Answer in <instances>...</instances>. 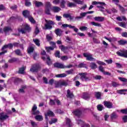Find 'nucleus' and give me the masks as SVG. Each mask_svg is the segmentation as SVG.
Returning <instances> with one entry per match:
<instances>
[{
    "mask_svg": "<svg viewBox=\"0 0 127 127\" xmlns=\"http://www.w3.org/2000/svg\"><path fill=\"white\" fill-rule=\"evenodd\" d=\"M36 110H37V106L36 105V104H34L31 110L32 115L36 116L35 117V119L36 120V121H38V122L43 121V117H42V115H39L40 114V112Z\"/></svg>",
    "mask_w": 127,
    "mask_h": 127,
    "instance_id": "1",
    "label": "nucleus"
},
{
    "mask_svg": "<svg viewBox=\"0 0 127 127\" xmlns=\"http://www.w3.org/2000/svg\"><path fill=\"white\" fill-rule=\"evenodd\" d=\"M41 54L42 55V59L44 61H46L49 66L52 64V61H51V59H50V57L46 55V52H45V51H42Z\"/></svg>",
    "mask_w": 127,
    "mask_h": 127,
    "instance_id": "2",
    "label": "nucleus"
},
{
    "mask_svg": "<svg viewBox=\"0 0 127 127\" xmlns=\"http://www.w3.org/2000/svg\"><path fill=\"white\" fill-rule=\"evenodd\" d=\"M22 14L24 17L28 18L29 21H30L31 23H35V20L33 19V17L30 15V12L29 11L25 10L23 11Z\"/></svg>",
    "mask_w": 127,
    "mask_h": 127,
    "instance_id": "3",
    "label": "nucleus"
},
{
    "mask_svg": "<svg viewBox=\"0 0 127 127\" xmlns=\"http://www.w3.org/2000/svg\"><path fill=\"white\" fill-rule=\"evenodd\" d=\"M24 28L21 29H18V32L21 33L22 34H25L26 33H29L31 31V28L27 24H25L24 25Z\"/></svg>",
    "mask_w": 127,
    "mask_h": 127,
    "instance_id": "4",
    "label": "nucleus"
},
{
    "mask_svg": "<svg viewBox=\"0 0 127 127\" xmlns=\"http://www.w3.org/2000/svg\"><path fill=\"white\" fill-rule=\"evenodd\" d=\"M94 13V11H89L87 12H81L79 16L75 17V20H79V19H83L87 15V14H91Z\"/></svg>",
    "mask_w": 127,
    "mask_h": 127,
    "instance_id": "5",
    "label": "nucleus"
},
{
    "mask_svg": "<svg viewBox=\"0 0 127 127\" xmlns=\"http://www.w3.org/2000/svg\"><path fill=\"white\" fill-rule=\"evenodd\" d=\"M56 88H59V87H63V86H68V82L65 80H59L55 82Z\"/></svg>",
    "mask_w": 127,
    "mask_h": 127,
    "instance_id": "6",
    "label": "nucleus"
},
{
    "mask_svg": "<svg viewBox=\"0 0 127 127\" xmlns=\"http://www.w3.org/2000/svg\"><path fill=\"white\" fill-rule=\"evenodd\" d=\"M46 24H45V29H51L52 28V25H54L55 23L54 22L51 20H45Z\"/></svg>",
    "mask_w": 127,
    "mask_h": 127,
    "instance_id": "7",
    "label": "nucleus"
},
{
    "mask_svg": "<svg viewBox=\"0 0 127 127\" xmlns=\"http://www.w3.org/2000/svg\"><path fill=\"white\" fill-rule=\"evenodd\" d=\"M54 67L59 68L60 69H64L65 68H71V67H72V65H69L66 66L63 64L55 63L54 64Z\"/></svg>",
    "mask_w": 127,
    "mask_h": 127,
    "instance_id": "8",
    "label": "nucleus"
},
{
    "mask_svg": "<svg viewBox=\"0 0 127 127\" xmlns=\"http://www.w3.org/2000/svg\"><path fill=\"white\" fill-rule=\"evenodd\" d=\"M27 50L28 53H29L31 57H33L34 59H35V58L37 56V54L33 53V50H34L33 47H30L28 48Z\"/></svg>",
    "mask_w": 127,
    "mask_h": 127,
    "instance_id": "9",
    "label": "nucleus"
},
{
    "mask_svg": "<svg viewBox=\"0 0 127 127\" xmlns=\"http://www.w3.org/2000/svg\"><path fill=\"white\" fill-rule=\"evenodd\" d=\"M40 69V65L38 64H34L32 67L30 68V71L34 73V72H38Z\"/></svg>",
    "mask_w": 127,
    "mask_h": 127,
    "instance_id": "10",
    "label": "nucleus"
},
{
    "mask_svg": "<svg viewBox=\"0 0 127 127\" xmlns=\"http://www.w3.org/2000/svg\"><path fill=\"white\" fill-rule=\"evenodd\" d=\"M117 55L121 57H124V58H127V50H124L123 51H120L117 52Z\"/></svg>",
    "mask_w": 127,
    "mask_h": 127,
    "instance_id": "11",
    "label": "nucleus"
},
{
    "mask_svg": "<svg viewBox=\"0 0 127 127\" xmlns=\"http://www.w3.org/2000/svg\"><path fill=\"white\" fill-rule=\"evenodd\" d=\"M8 118H9V116L7 114L3 112L0 113V121H1V122H3L5 121V120H7Z\"/></svg>",
    "mask_w": 127,
    "mask_h": 127,
    "instance_id": "12",
    "label": "nucleus"
},
{
    "mask_svg": "<svg viewBox=\"0 0 127 127\" xmlns=\"http://www.w3.org/2000/svg\"><path fill=\"white\" fill-rule=\"evenodd\" d=\"M62 27H64V28H66V27H69V28H71L72 29H73L75 32H78V31L79 30V29L76 28L74 26H72V25H69L67 24H63L62 26Z\"/></svg>",
    "mask_w": 127,
    "mask_h": 127,
    "instance_id": "13",
    "label": "nucleus"
},
{
    "mask_svg": "<svg viewBox=\"0 0 127 127\" xmlns=\"http://www.w3.org/2000/svg\"><path fill=\"white\" fill-rule=\"evenodd\" d=\"M50 45L53 46V47H46V50L47 52H50L51 50H54V48L56 47V44L54 42H50Z\"/></svg>",
    "mask_w": 127,
    "mask_h": 127,
    "instance_id": "14",
    "label": "nucleus"
},
{
    "mask_svg": "<svg viewBox=\"0 0 127 127\" xmlns=\"http://www.w3.org/2000/svg\"><path fill=\"white\" fill-rule=\"evenodd\" d=\"M92 4L95 5V4H99L100 5H97V7L99 8H104V7L102 5H106V3L104 2H98V1H93Z\"/></svg>",
    "mask_w": 127,
    "mask_h": 127,
    "instance_id": "15",
    "label": "nucleus"
},
{
    "mask_svg": "<svg viewBox=\"0 0 127 127\" xmlns=\"http://www.w3.org/2000/svg\"><path fill=\"white\" fill-rule=\"evenodd\" d=\"M79 75L81 76L80 77V80H82V81H90V80H91V79H90V78L87 77V76L86 75V73H79Z\"/></svg>",
    "mask_w": 127,
    "mask_h": 127,
    "instance_id": "16",
    "label": "nucleus"
},
{
    "mask_svg": "<svg viewBox=\"0 0 127 127\" xmlns=\"http://www.w3.org/2000/svg\"><path fill=\"white\" fill-rule=\"evenodd\" d=\"M83 56L86 58V60L88 61H94L95 59L92 57V55H90L87 53H84Z\"/></svg>",
    "mask_w": 127,
    "mask_h": 127,
    "instance_id": "17",
    "label": "nucleus"
},
{
    "mask_svg": "<svg viewBox=\"0 0 127 127\" xmlns=\"http://www.w3.org/2000/svg\"><path fill=\"white\" fill-rule=\"evenodd\" d=\"M13 47V44L10 43L8 44L7 45H5L4 46L2 47L1 50L2 51H3V52H4V51H6V48H9V49H12V48Z\"/></svg>",
    "mask_w": 127,
    "mask_h": 127,
    "instance_id": "18",
    "label": "nucleus"
},
{
    "mask_svg": "<svg viewBox=\"0 0 127 127\" xmlns=\"http://www.w3.org/2000/svg\"><path fill=\"white\" fill-rule=\"evenodd\" d=\"M103 104L105 107H106L108 109H113V103L110 101H104Z\"/></svg>",
    "mask_w": 127,
    "mask_h": 127,
    "instance_id": "19",
    "label": "nucleus"
},
{
    "mask_svg": "<svg viewBox=\"0 0 127 127\" xmlns=\"http://www.w3.org/2000/svg\"><path fill=\"white\" fill-rule=\"evenodd\" d=\"M45 116L46 120L48 121V117H53L54 116V113L52 111H49L45 114Z\"/></svg>",
    "mask_w": 127,
    "mask_h": 127,
    "instance_id": "20",
    "label": "nucleus"
},
{
    "mask_svg": "<svg viewBox=\"0 0 127 127\" xmlns=\"http://www.w3.org/2000/svg\"><path fill=\"white\" fill-rule=\"evenodd\" d=\"M33 3L35 4V6H36L37 7H40V6H43V3H42V2L36 0H34L33 1Z\"/></svg>",
    "mask_w": 127,
    "mask_h": 127,
    "instance_id": "21",
    "label": "nucleus"
},
{
    "mask_svg": "<svg viewBox=\"0 0 127 127\" xmlns=\"http://www.w3.org/2000/svg\"><path fill=\"white\" fill-rule=\"evenodd\" d=\"M95 21H98L99 22H102L105 20V17L101 16H96L94 18Z\"/></svg>",
    "mask_w": 127,
    "mask_h": 127,
    "instance_id": "22",
    "label": "nucleus"
},
{
    "mask_svg": "<svg viewBox=\"0 0 127 127\" xmlns=\"http://www.w3.org/2000/svg\"><path fill=\"white\" fill-rule=\"evenodd\" d=\"M55 33H56V35L58 36H61L62 35V33H63V31L61 29H56L55 31Z\"/></svg>",
    "mask_w": 127,
    "mask_h": 127,
    "instance_id": "23",
    "label": "nucleus"
},
{
    "mask_svg": "<svg viewBox=\"0 0 127 127\" xmlns=\"http://www.w3.org/2000/svg\"><path fill=\"white\" fill-rule=\"evenodd\" d=\"M90 94H89V93H83L82 94V95L81 96V98L82 99H84V100H89V99H90Z\"/></svg>",
    "mask_w": 127,
    "mask_h": 127,
    "instance_id": "24",
    "label": "nucleus"
},
{
    "mask_svg": "<svg viewBox=\"0 0 127 127\" xmlns=\"http://www.w3.org/2000/svg\"><path fill=\"white\" fill-rule=\"evenodd\" d=\"M72 114L73 115H75V116H76V117H79L81 114H82V111L80 109H77L75 111H73L72 112Z\"/></svg>",
    "mask_w": 127,
    "mask_h": 127,
    "instance_id": "25",
    "label": "nucleus"
},
{
    "mask_svg": "<svg viewBox=\"0 0 127 127\" xmlns=\"http://www.w3.org/2000/svg\"><path fill=\"white\" fill-rule=\"evenodd\" d=\"M66 120V124L68 126V127H73V124L71 122V120L68 118H65Z\"/></svg>",
    "mask_w": 127,
    "mask_h": 127,
    "instance_id": "26",
    "label": "nucleus"
},
{
    "mask_svg": "<svg viewBox=\"0 0 127 127\" xmlns=\"http://www.w3.org/2000/svg\"><path fill=\"white\" fill-rule=\"evenodd\" d=\"M67 98H70V99L74 97V95H73V92H71L70 90L68 89L67 90V94H66Z\"/></svg>",
    "mask_w": 127,
    "mask_h": 127,
    "instance_id": "27",
    "label": "nucleus"
},
{
    "mask_svg": "<svg viewBox=\"0 0 127 127\" xmlns=\"http://www.w3.org/2000/svg\"><path fill=\"white\" fill-rule=\"evenodd\" d=\"M52 10L54 11V12H59V11L61 10V8L58 6H53L52 8Z\"/></svg>",
    "mask_w": 127,
    "mask_h": 127,
    "instance_id": "28",
    "label": "nucleus"
},
{
    "mask_svg": "<svg viewBox=\"0 0 127 127\" xmlns=\"http://www.w3.org/2000/svg\"><path fill=\"white\" fill-rule=\"evenodd\" d=\"M118 114H117V113L113 112L110 116V118L111 119V120H116V119H118Z\"/></svg>",
    "mask_w": 127,
    "mask_h": 127,
    "instance_id": "29",
    "label": "nucleus"
},
{
    "mask_svg": "<svg viewBox=\"0 0 127 127\" xmlns=\"http://www.w3.org/2000/svg\"><path fill=\"white\" fill-rule=\"evenodd\" d=\"M106 12L107 13L111 14L113 13L118 12V10L116 9L115 8H112L111 10H106Z\"/></svg>",
    "mask_w": 127,
    "mask_h": 127,
    "instance_id": "30",
    "label": "nucleus"
},
{
    "mask_svg": "<svg viewBox=\"0 0 127 127\" xmlns=\"http://www.w3.org/2000/svg\"><path fill=\"white\" fill-rule=\"evenodd\" d=\"M12 31V29H11V28L8 26H6L4 27L3 29V31H4L5 33L8 32V31Z\"/></svg>",
    "mask_w": 127,
    "mask_h": 127,
    "instance_id": "31",
    "label": "nucleus"
},
{
    "mask_svg": "<svg viewBox=\"0 0 127 127\" xmlns=\"http://www.w3.org/2000/svg\"><path fill=\"white\" fill-rule=\"evenodd\" d=\"M95 96L96 97L97 100H100L101 99V96H102V93L100 92H95Z\"/></svg>",
    "mask_w": 127,
    "mask_h": 127,
    "instance_id": "32",
    "label": "nucleus"
},
{
    "mask_svg": "<svg viewBox=\"0 0 127 127\" xmlns=\"http://www.w3.org/2000/svg\"><path fill=\"white\" fill-rule=\"evenodd\" d=\"M118 42L120 45H125V44H127V41L126 40H121L118 41Z\"/></svg>",
    "mask_w": 127,
    "mask_h": 127,
    "instance_id": "33",
    "label": "nucleus"
},
{
    "mask_svg": "<svg viewBox=\"0 0 127 127\" xmlns=\"http://www.w3.org/2000/svg\"><path fill=\"white\" fill-rule=\"evenodd\" d=\"M13 44V47H20V48H22V49H23V45H20L19 43H14L12 44Z\"/></svg>",
    "mask_w": 127,
    "mask_h": 127,
    "instance_id": "34",
    "label": "nucleus"
},
{
    "mask_svg": "<svg viewBox=\"0 0 127 127\" xmlns=\"http://www.w3.org/2000/svg\"><path fill=\"white\" fill-rule=\"evenodd\" d=\"M33 41L34 42L35 44L37 45V46H40V41L37 39H34Z\"/></svg>",
    "mask_w": 127,
    "mask_h": 127,
    "instance_id": "35",
    "label": "nucleus"
},
{
    "mask_svg": "<svg viewBox=\"0 0 127 127\" xmlns=\"http://www.w3.org/2000/svg\"><path fill=\"white\" fill-rule=\"evenodd\" d=\"M68 7H76L77 4L75 3L69 2L67 4Z\"/></svg>",
    "mask_w": 127,
    "mask_h": 127,
    "instance_id": "36",
    "label": "nucleus"
},
{
    "mask_svg": "<svg viewBox=\"0 0 127 127\" xmlns=\"http://www.w3.org/2000/svg\"><path fill=\"white\" fill-rule=\"evenodd\" d=\"M71 59V56H69L68 57H67V56H63L61 57V60H63V61H66V60H68V59Z\"/></svg>",
    "mask_w": 127,
    "mask_h": 127,
    "instance_id": "37",
    "label": "nucleus"
},
{
    "mask_svg": "<svg viewBox=\"0 0 127 127\" xmlns=\"http://www.w3.org/2000/svg\"><path fill=\"white\" fill-rule=\"evenodd\" d=\"M76 123L78 126H80L82 127V126L84 125L85 122L81 120H76Z\"/></svg>",
    "mask_w": 127,
    "mask_h": 127,
    "instance_id": "38",
    "label": "nucleus"
},
{
    "mask_svg": "<svg viewBox=\"0 0 127 127\" xmlns=\"http://www.w3.org/2000/svg\"><path fill=\"white\" fill-rule=\"evenodd\" d=\"M26 68V67H22L19 69L18 73L19 74H24V70Z\"/></svg>",
    "mask_w": 127,
    "mask_h": 127,
    "instance_id": "39",
    "label": "nucleus"
},
{
    "mask_svg": "<svg viewBox=\"0 0 127 127\" xmlns=\"http://www.w3.org/2000/svg\"><path fill=\"white\" fill-rule=\"evenodd\" d=\"M117 19L119 21H123V20H125V21H127V18L124 16H122L121 17H118L117 18Z\"/></svg>",
    "mask_w": 127,
    "mask_h": 127,
    "instance_id": "40",
    "label": "nucleus"
},
{
    "mask_svg": "<svg viewBox=\"0 0 127 127\" xmlns=\"http://www.w3.org/2000/svg\"><path fill=\"white\" fill-rule=\"evenodd\" d=\"M50 9H52L51 8H45V12L46 14L50 15L51 13L50 12Z\"/></svg>",
    "mask_w": 127,
    "mask_h": 127,
    "instance_id": "41",
    "label": "nucleus"
},
{
    "mask_svg": "<svg viewBox=\"0 0 127 127\" xmlns=\"http://www.w3.org/2000/svg\"><path fill=\"white\" fill-rule=\"evenodd\" d=\"M25 5L26 6H30L31 5L30 0H25Z\"/></svg>",
    "mask_w": 127,
    "mask_h": 127,
    "instance_id": "42",
    "label": "nucleus"
},
{
    "mask_svg": "<svg viewBox=\"0 0 127 127\" xmlns=\"http://www.w3.org/2000/svg\"><path fill=\"white\" fill-rule=\"evenodd\" d=\"M90 66L92 69H96V68H98V66H97V64L95 63H91Z\"/></svg>",
    "mask_w": 127,
    "mask_h": 127,
    "instance_id": "43",
    "label": "nucleus"
},
{
    "mask_svg": "<svg viewBox=\"0 0 127 127\" xmlns=\"http://www.w3.org/2000/svg\"><path fill=\"white\" fill-rule=\"evenodd\" d=\"M66 76H67V75H66V74L62 73V74L56 75V77H57V78H63L64 77H66Z\"/></svg>",
    "mask_w": 127,
    "mask_h": 127,
    "instance_id": "44",
    "label": "nucleus"
},
{
    "mask_svg": "<svg viewBox=\"0 0 127 127\" xmlns=\"http://www.w3.org/2000/svg\"><path fill=\"white\" fill-rule=\"evenodd\" d=\"M45 8H51V3L50 2H46Z\"/></svg>",
    "mask_w": 127,
    "mask_h": 127,
    "instance_id": "45",
    "label": "nucleus"
},
{
    "mask_svg": "<svg viewBox=\"0 0 127 127\" xmlns=\"http://www.w3.org/2000/svg\"><path fill=\"white\" fill-rule=\"evenodd\" d=\"M18 59L15 58H12L8 61L9 63H14V62H16Z\"/></svg>",
    "mask_w": 127,
    "mask_h": 127,
    "instance_id": "46",
    "label": "nucleus"
},
{
    "mask_svg": "<svg viewBox=\"0 0 127 127\" xmlns=\"http://www.w3.org/2000/svg\"><path fill=\"white\" fill-rule=\"evenodd\" d=\"M91 24L92 25H94V26H98L99 27H101L102 26L101 24L99 23H96L95 22H91Z\"/></svg>",
    "mask_w": 127,
    "mask_h": 127,
    "instance_id": "47",
    "label": "nucleus"
},
{
    "mask_svg": "<svg viewBox=\"0 0 127 127\" xmlns=\"http://www.w3.org/2000/svg\"><path fill=\"white\" fill-rule=\"evenodd\" d=\"M60 49L64 52H66V50L68 49V48L64 47V46L62 45L61 47H60Z\"/></svg>",
    "mask_w": 127,
    "mask_h": 127,
    "instance_id": "48",
    "label": "nucleus"
},
{
    "mask_svg": "<svg viewBox=\"0 0 127 127\" xmlns=\"http://www.w3.org/2000/svg\"><path fill=\"white\" fill-rule=\"evenodd\" d=\"M125 92H126L125 89H121L118 91V94H120L121 95H126Z\"/></svg>",
    "mask_w": 127,
    "mask_h": 127,
    "instance_id": "49",
    "label": "nucleus"
},
{
    "mask_svg": "<svg viewBox=\"0 0 127 127\" xmlns=\"http://www.w3.org/2000/svg\"><path fill=\"white\" fill-rule=\"evenodd\" d=\"M65 3H66V2H65V0H62L61 1V7L63 8H64L65 7Z\"/></svg>",
    "mask_w": 127,
    "mask_h": 127,
    "instance_id": "50",
    "label": "nucleus"
},
{
    "mask_svg": "<svg viewBox=\"0 0 127 127\" xmlns=\"http://www.w3.org/2000/svg\"><path fill=\"white\" fill-rule=\"evenodd\" d=\"M55 103H56V101H55V99H54V100L52 99H50L49 105H50L51 106H53L55 105Z\"/></svg>",
    "mask_w": 127,
    "mask_h": 127,
    "instance_id": "51",
    "label": "nucleus"
},
{
    "mask_svg": "<svg viewBox=\"0 0 127 127\" xmlns=\"http://www.w3.org/2000/svg\"><path fill=\"white\" fill-rule=\"evenodd\" d=\"M75 3H77L78 4H83V1L80 0H71Z\"/></svg>",
    "mask_w": 127,
    "mask_h": 127,
    "instance_id": "52",
    "label": "nucleus"
},
{
    "mask_svg": "<svg viewBox=\"0 0 127 127\" xmlns=\"http://www.w3.org/2000/svg\"><path fill=\"white\" fill-rule=\"evenodd\" d=\"M118 79L121 81V82H124L125 83H127V79L126 78H123V77H118Z\"/></svg>",
    "mask_w": 127,
    "mask_h": 127,
    "instance_id": "53",
    "label": "nucleus"
},
{
    "mask_svg": "<svg viewBox=\"0 0 127 127\" xmlns=\"http://www.w3.org/2000/svg\"><path fill=\"white\" fill-rule=\"evenodd\" d=\"M15 54L16 55H18L19 56H21L22 54H21V52H20V50H16L14 51Z\"/></svg>",
    "mask_w": 127,
    "mask_h": 127,
    "instance_id": "54",
    "label": "nucleus"
},
{
    "mask_svg": "<svg viewBox=\"0 0 127 127\" xmlns=\"http://www.w3.org/2000/svg\"><path fill=\"white\" fill-rule=\"evenodd\" d=\"M30 124L32 127H38L37 124L34 121H31Z\"/></svg>",
    "mask_w": 127,
    "mask_h": 127,
    "instance_id": "55",
    "label": "nucleus"
},
{
    "mask_svg": "<svg viewBox=\"0 0 127 127\" xmlns=\"http://www.w3.org/2000/svg\"><path fill=\"white\" fill-rule=\"evenodd\" d=\"M119 26H122V27H124V28H127V25H126V23L123 22H120L119 23Z\"/></svg>",
    "mask_w": 127,
    "mask_h": 127,
    "instance_id": "56",
    "label": "nucleus"
},
{
    "mask_svg": "<svg viewBox=\"0 0 127 127\" xmlns=\"http://www.w3.org/2000/svg\"><path fill=\"white\" fill-rule=\"evenodd\" d=\"M57 122V119L54 118L53 119H52L51 121L49 122V124L50 125H52V124H55V123H56Z\"/></svg>",
    "mask_w": 127,
    "mask_h": 127,
    "instance_id": "57",
    "label": "nucleus"
},
{
    "mask_svg": "<svg viewBox=\"0 0 127 127\" xmlns=\"http://www.w3.org/2000/svg\"><path fill=\"white\" fill-rule=\"evenodd\" d=\"M98 69H99V71H100V72H102V73H104V72H105V70L104 69V67H103L101 65H100L98 67Z\"/></svg>",
    "mask_w": 127,
    "mask_h": 127,
    "instance_id": "58",
    "label": "nucleus"
},
{
    "mask_svg": "<svg viewBox=\"0 0 127 127\" xmlns=\"http://www.w3.org/2000/svg\"><path fill=\"white\" fill-rule=\"evenodd\" d=\"M103 109H104V107L102 105H98L97 106V109L98 111H103Z\"/></svg>",
    "mask_w": 127,
    "mask_h": 127,
    "instance_id": "59",
    "label": "nucleus"
},
{
    "mask_svg": "<svg viewBox=\"0 0 127 127\" xmlns=\"http://www.w3.org/2000/svg\"><path fill=\"white\" fill-rule=\"evenodd\" d=\"M96 63H97V64H99V65H103V66H105V65H106V64L104 62H102L101 61H97Z\"/></svg>",
    "mask_w": 127,
    "mask_h": 127,
    "instance_id": "60",
    "label": "nucleus"
},
{
    "mask_svg": "<svg viewBox=\"0 0 127 127\" xmlns=\"http://www.w3.org/2000/svg\"><path fill=\"white\" fill-rule=\"evenodd\" d=\"M55 82H56V81H55L54 79H52L49 80L48 84H50V85H53L54 83L55 84Z\"/></svg>",
    "mask_w": 127,
    "mask_h": 127,
    "instance_id": "61",
    "label": "nucleus"
},
{
    "mask_svg": "<svg viewBox=\"0 0 127 127\" xmlns=\"http://www.w3.org/2000/svg\"><path fill=\"white\" fill-rule=\"evenodd\" d=\"M112 85L113 87H118V86H120V84L116 82H112Z\"/></svg>",
    "mask_w": 127,
    "mask_h": 127,
    "instance_id": "62",
    "label": "nucleus"
},
{
    "mask_svg": "<svg viewBox=\"0 0 127 127\" xmlns=\"http://www.w3.org/2000/svg\"><path fill=\"white\" fill-rule=\"evenodd\" d=\"M121 112L122 114H125V115H127V109L121 110Z\"/></svg>",
    "mask_w": 127,
    "mask_h": 127,
    "instance_id": "63",
    "label": "nucleus"
},
{
    "mask_svg": "<svg viewBox=\"0 0 127 127\" xmlns=\"http://www.w3.org/2000/svg\"><path fill=\"white\" fill-rule=\"evenodd\" d=\"M123 121L124 123H127V115L123 117Z\"/></svg>",
    "mask_w": 127,
    "mask_h": 127,
    "instance_id": "64",
    "label": "nucleus"
}]
</instances>
